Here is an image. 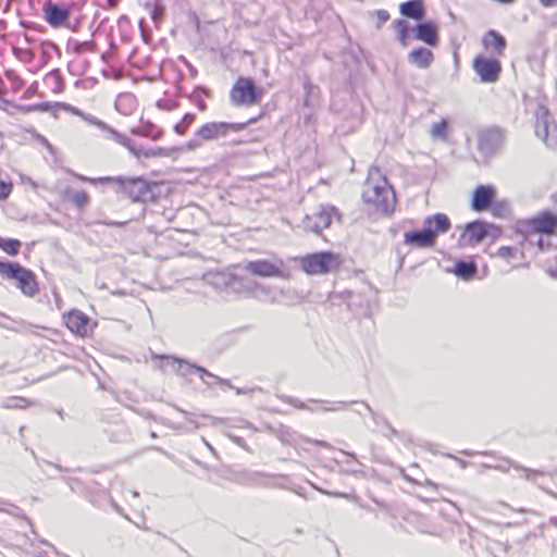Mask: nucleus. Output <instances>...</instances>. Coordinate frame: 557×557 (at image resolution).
<instances>
[{"mask_svg":"<svg viewBox=\"0 0 557 557\" xmlns=\"http://www.w3.org/2000/svg\"><path fill=\"white\" fill-rule=\"evenodd\" d=\"M143 5L149 12V15L154 23H159L162 20L165 13L163 0H146Z\"/></svg>","mask_w":557,"mask_h":557,"instance_id":"33","label":"nucleus"},{"mask_svg":"<svg viewBox=\"0 0 557 557\" xmlns=\"http://www.w3.org/2000/svg\"><path fill=\"white\" fill-rule=\"evenodd\" d=\"M447 542L457 541L458 547L462 552H469L473 548L474 530L467 523L459 521L447 522L438 534Z\"/></svg>","mask_w":557,"mask_h":557,"instance_id":"9","label":"nucleus"},{"mask_svg":"<svg viewBox=\"0 0 557 557\" xmlns=\"http://www.w3.org/2000/svg\"><path fill=\"white\" fill-rule=\"evenodd\" d=\"M305 98H304V107L312 108L314 101L318 97V86L311 84L310 81H305L304 83Z\"/></svg>","mask_w":557,"mask_h":557,"instance_id":"39","label":"nucleus"},{"mask_svg":"<svg viewBox=\"0 0 557 557\" xmlns=\"http://www.w3.org/2000/svg\"><path fill=\"white\" fill-rule=\"evenodd\" d=\"M137 106V98L131 92H123L116 97L115 109L123 115L133 114Z\"/></svg>","mask_w":557,"mask_h":557,"instance_id":"31","label":"nucleus"},{"mask_svg":"<svg viewBox=\"0 0 557 557\" xmlns=\"http://www.w3.org/2000/svg\"><path fill=\"white\" fill-rule=\"evenodd\" d=\"M63 199L73 203L79 211L85 210L90 202V197L85 190H77L72 187H66L63 190Z\"/></svg>","mask_w":557,"mask_h":557,"instance_id":"28","label":"nucleus"},{"mask_svg":"<svg viewBox=\"0 0 557 557\" xmlns=\"http://www.w3.org/2000/svg\"><path fill=\"white\" fill-rule=\"evenodd\" d=\"M0 275L2 278L16 281V286L27 297H34L39 293L35 273L17 262L0 260Z\"/></svg>","mask_w":557,"mask_h":557,"instance_id":"4","label":"nucleus"},{"mask_svg":"<svg viewBox=\"0 0 557 557\" xmlns=\"http://www.w3.org/2000/svg\"><path fill=\"white\" fill-rule=\"evenodd\" d=\"M500 233H502V230L499 226L490 224L488 236H491L493 238H497L500 235Z\"/></svg>","mask_w":557,"mask_h":557,"instance_id":"64","label":"nucleus"},{"mask_svg":"<svg viewBox=\"0 0 557 557\" xmlns=\"http://www.w3.org/2000/svg\"><path fill=\"white\" fill-rule=\"evenodd\" d=\"M211 97V91L205 86H198L194 89V91L189 95H186V97L196 104V107L200 111L207 110V103L203 100L202 96Z\"/></svg>","mask_w":557,"mask_h":557,"instance_id":"36","label":"nucleus"},{"mask_svg":"<svg viewBox=\"0 0 557 557\" xmlns=\"http://www.w3.org/2000/svg\"><path fill=\"white\" fill-rule=\"evenodd\" d=\"M453 271L458 277L468 281L475 276L476 264L474 261L458 260Z\"/></svg>","mask_w":557,"mask_h":557,"instance_id":"32","label":"nucleus"},{"mask_svg":"<svg viewBox=\"0 0 557 557\" xmlns=\"http://www.w3.org/2000/svg\"><path fill=\"white\" fill-rule=\"evenodd\" d=\"M157 107L162 110L171 111L178 107V102L172 99H159L157 101Z\"/></svg>","mask_w":557,"mask_h":557,"instance_id":"52","label":"nucleus"},{"mask_svg":"<svg viewBox=\"0 0 557 557\" xmlns=\"http://www.w3.org/2000/svg\"><path fill=\"white\" fill-rule=\"evenodd\" d=\"M482 42L486 49H493L496 55H503L507 46L505 37L494 29L485 33Z\"/></svg>","mask_w":557,"mask_h":557,"instance_id":"27","label":"nucleus"},{"mask_svg":"<svg viewBox=\"0 0 557 557\" xmlns=\"http://www.w3.org/2000/svg\"><path fill=\"white\" fill-rule=\"evenodd\" d=\"M197 374L200 376V379L202 380V382H203L205 384H207L208 386H210V385H211V383H210V382H208V381H207V379L215 380V376H216V375H214L213 373L209 372L208 370H207V373L197 372Z\"/></svg>","mask_w":557,"mask_h":557,"instance_id":"63","label":"nucleus"},{"mask_svg":"<svg viewBox=\"0 0 557 557\" xmlns=\"http://www.w3.org/2000/svg\"><path fill=\"white\" fill-rule=\"evenodd\" d=\"M41 50H42V59H44V62L47 63L48 60L50 59V51L51 50H54L57 52L60 53V50H59V47L51 42V41H45L41 44Z\"/></svg>","mask_w":557,"mask_h":557,"instance_id":"50","label":"nucleus"},{"mask_svg":"<svg viewBox=\"0 0 557 557\" xmlns=\"http://www.w3.org/2000/svg\"><path fill=\"white\" fill-rule=\"evenodd\" d=\"M17 109L23 113H28V112H33V111H40V112L51 111L52 115L54 117L58 116V112L60 110L70 111L75 114L78 113V110L76 108H74L71 104L65 103V102H55L53 104H51L50 102H40V103H35V104L18 106Z\"/></svg>","mask_w":557,"mask_h":557,"instance_id":"24","label":"nucleus"},{"mask_svg":"<svg viewBox=\"0 0 557 557\" xmlns=\"http://www.w3.org/2000/svg\"><path fill=\"white\" fill-rule=\"evenodd\" d=\"M176 150H177L176 148L168 149V148H162V147L149 148V149L141 148L140 158L144 157L145 159H149V158H156V157H169L171 154V152L176 151Z\"/></svg>","mask_w":557,"mask_h":557,"instance_id":"42","label":"nucleus"},{"mask_svg":"<svg viewBox=\"0 0 557 557\" xmlns=\"http://www.w3.org/2000/svg\"><path fill=\"white\" fill-rule=\"evenodd\" d=\"M333 218L341 220L338 209L331 205H320L318 210L312 214H307L301 222L305 231L320 234L324 228L329 227Z\"/></svg>","mask_w":557,"mask_h":557,"instance_id":"8","label":"nucleus"},{"mask_svg":"<svg viewBox=\"0 0 557 557\" xmlns=\"http://www.w3.org/2000/svg\"><path fill=\"white\" fill-rule=\"evenodd\" d=\"M414 38L431 47H437L440 42L438 27L432 21H420L413 28Z\"/></svg>","mask_w":557,"mask_h":557,"instance_id":"17","label":"nucleus"},{"mask_svg":"<svg viewBox=\"0 0 557 557\" xmlns=\"http://www.w3.org/2000/svg\"><path fill=\"white\" fill-rule=\"evenodd\" d=\"M29 405V401L23 397H8L5 398L1 407L7 409H23Z\"/></svg>","mask_w":557,"mask_h":557,"instance_id":"44","label":"nucleus"},{"mask_svg":"<svg viewBox=\"0 0 557 557\" xmlns=\"http://www.w3.org/2000/svg\"><path fill=\"white\" fill-rule=\"evenodd\" d=\"M246 270L253 275L263 277L276 276L284 280H288L290 277L289 271L284 269L283 261H280L278 263H273L264 259L249 261L246 265Z\"/></svg>","mask_w":557,"mask_h":557,"instance_id":"12","label":"nucleus"},{"mask_svg":"<svg viewBox=\"0 0 557 557\" xmlns=\"http://www.w3.org/2000/svg\"><path fill=\"white\" fill-rule=\"evenodd\" d=\"M362 199L366 203L373 205L377 211L389 213L395 207V193L377 168L369 171V176L363 187Z\"/></svg>","mask_w":557,"mask_h":557,"instance_id":"1","label":"nucleus"},{"mask_svg":"<svg viewBox=\"0 0 557 557\" xmlns=\"http://www.w3.org/2000/svg\"><path fill=\"white\" fill-rule=\"evenodd\" d=\"M512 468L521 471L522 476L525 480H528L532 483H535V484L537 483L540 476L545 475V472L542 470L529 469V468L522 467L521 465H512Z\"/></svg>","mask_w":557,"mask_h":557,"instance_id":"40","label":"nucleus"},{"mask_svg":"<svg viewBox=\"0 0 557 557\" xmlns=\"http://www.w3.org/2000/svg\"><path fill=\"white\" fill-rule=\"evenodd\" d=\"M228 437H230V440H231L233 443H235L237 446H239V447L244 448V449H245V450H247V451H249V450H250V449H249V447H248V445H247V443H246V441H245L243 437H240V436H236V435H232V434H228Z\"/></svg>","mask_w":557,"mask_h":557,"instance_id":"59","label":"nucleus"},{"mask_svg":"<svg viewBox=\"0 0 557 557\" xmlns=\"http://www.w3.org/2000/svg\"><path fill=\"white\" fill-rule=\"evenodd\" d=\"M393 27L394 29L397 32V37H398V40L403 44V45H406V40L408 38V33H409V26H408V23L406 20H396L393 22Z\"/></svg>","mask_w":557,"mask_h":557,"instance_id":"43","label":"nucleus"},{"mask_svg":"<svg viewBox=\"0 0 557 557\" xmlns=\"http://www.w3.org/2000/svg\"><path fill=\"white\" fill-rule=\"evenodd\" d=\"M546 235H542V234H535V233H532L528 236V240L533 244L534 240L533 238L536 237V246L539 248L540 251H544L546 250L549 246H550V242L548 238H545Z\"/></svg>","mask_w":557,"mask_h":557,"instance_id":"48","label":"nucleus"},{"mask_svg":"<svg viewBox=\"0 0 557 557\" xmlns=\"http://www.w3.org/2000/svg\"><path fill=\"white\" fill-rule=\"evenodd\" d=\"M131 133L136 136L151 138L152 140L160 139L163 136L161 128H158L157 125L150 121H145L143 117L140 119V125L133 127Z\"/></svg>","mask_w":557,"mask_h":557,"instance_id":"30","label":"nucleus"},{"mask_svg":"<svg viewBox=\"0 0 557 557\" xmlns=\"http://www.w3.org/2000/svg\"><path fill=\"white\" fill-rule=\"evenodd\" d=\"M13 54L20 59L21 61H24L26 63H29L34 60L35 53L27 49L16 48L13 47Z\"/></svg>","mask_w":557,"mask_h":557,"instance_id":"49","label":"nucleus"},{"mask_svg":"<svg viewBox=\"0 0 557 557\" xmlns=\"http://www.w3.org/2000/svg\"><path fill=\"white\" fill-rule=\"evenodd\" d=\"M496 198V188L493 185L480 184L475 187L471 199V209L475 212H483L492 207Z\"/></svg>","mask_w":557,"mask_h":557,"instance_id":"14","label":"nucleus"},{"mask_svg":"<svg viewBox=\"0 0 557 557\" xmlns=\"http://www.w3.org/2000/svg\"><path fill=\"white\" fill-rule=\"evenodd\" d=\"M472 66L482 83H495L502 73V64L498 60L482 54L473 59Z\"/></svg>","mask_w":557,"mask_h":557,"instance_id":"11","label":"nucleus"},{"mask_svg":"<svg viewBox=\"0 0 557 557\" xmlns=\"http://www.w3.org/2000/svg\"><path fill=\"white\" fill-rule=\"evenodd\" d=\"M14 322L10 317L4 313H0V326L7 330H14L11 323Z\"/></svg>","mask_w":557,"mask_h":557,"instance_id":"58","label":"nucleus"},{"mask_svg":"<svg viewBox=\"0 0 557 557\" xmlns=\"http://www.w3.org/2000/svg\"><path fill=\"white\" fill-rule=\"evenodd\" d=\"M404 242L407 245L418 248H430L435 245L433 236L429 231V226L425 227L424 224H422L421 230L406 232L404 235Z\"/></svg>","mask_w":557,"mask_h":557,"instance_id":"22","label":"nucleus"},{"mask_svg":"<svg viewBox=\"0 0 557 557\" xmlns=\"http://www.w3.org/2000/svg\"><path fill=\"white\" fill-rule=\"evenodd\" d=\"M374 14L377 17V22H376V25H375L376 29H380L383 26V24H385L389 20V17H391L389 13L386 10H383V9L376 10L374 12Z\"/></svg>","mask_w":557,"mask_h":557,"instance_id":"53","label":"nucleus"},{"mask_svg":"<svg viewBox=\"0 0 557 557\" xmlns=\"http://www.w3.org/2000/svg\"><path fill=\"white\" fill-rule=\"evenodd\" d=\"M341 256L332 251L308 253L300 258V267L309 275L326 274L339 269Z\"/></svg>","mask_w":557,"mask_h":557,"instance_id":"5","label":"nucleus"},{"mask_svg":"<svg viewBox=\"0 0 557 557\" xmlns=\"http://www.w3.org/2000/svg\"><path fill=\"white\" fill-rule=\"evenodd\" d=\"M102 182H110L117 194L131 199L132 202L154 201L157 194L154 189L159 184L150 182L143 176H106Z\"/></svg>","mask_w":557,"mask_h":557,"instance_id":"2","label":"nucleus"},{"mask_svg":"<svg viewBox=\"0 0 557 557\" xmlns=\"http://www.w3.org/2000/svg\"><path fill=\"white\" fill-rule=\"evenodd\" d=\"M196 115L194 113H186L182 121L176 123L173 127L177 135H184L188 127L195 122Z\"/></svg>","mask_w":557,"mask_h":557,"instance_id":"45","label":"nucleus"},{"mask_svg":"<svg viewBox=\"0 0 557 557\" xmlns=\"http://www.w3.org/2000/svg\"><path fill=\"white\" fill-rule=\"evenodd\" d=\"M423 224L425 227L429 226V231L433 236L434 243L441 234H445L451 227L449 218L445 213H435L424 219Z\"/></svg>","mask_w":557,"mask_h":557,"instance_id":"23","label":"nucleus"},{"mask_svg":"<svg viewBox=\"0 0 557 557\" xmlns=\"http://www.w3.org/2000/svg\"><path fill=\"white\" fill-rule=\"evenodd\" d=\"M257 289L263 294V295H270L268 297L269 300L271 301H276L277 300V292L274 290V289H271L269 286H265V285H257Z\"/></svg>","mask_w":557,"mask_h":557,"instance_id":"55","label":"nucleus"},{"mask_svg":"<svg viewBox=\"0 0 557 557\" xmlns=\"http://www.w3.org/2000/svg\"><path fill=\"white\" fill-rule=\"evenodd\" d=\"M37 90H38V83L37 82H34L33 84H30V86L24 91L23 94V99H29L32 98L35 94H37Z\"/></svg>","mask_w":557,"mask_h":557,"instance_id":"60","label":"nucleus"},{"mask_svg":"<svg viewBox=\"0 0 557 557\" xmlns=\"http://www.w3.org/2000/svg\"><path fill=\"white\" fill-rule=\"evenodd\" d=\"M310 401L321 404V405H322V410H323V411L346 410V409H348V408H349V406H350V405H352V404H356V403H357V401H351V403L337 401V403H334L332 407H329V406H326L327 404H330L329 401L314 400V399H311Z\"/></svg>","mask_w":557,"mask_h":557,"instance_id":"47","label":"nucleus"},{"mask_svg":"<svg viewBox=\"0 0 557 557\" xmlns=\"http://www.w3.org/2000/svg\"><path fill=\"white\" fill-rule=\"evenodd\" d=\"M44 83L48 86L54 94H59L64 89V82L62 74L59 69L52 70L49 72L45 78Z\"/></svg>","mask_w":557,"mask_h":557,"instance_id":"34","label":"nucleus"},{"mask_svg":"<svg viewBox=\"0 0 557 557\" xmlns=\"http://www.w3.org/2000/svg\"><path fill=\"white\" fill-rule=\"evenodd\" d=\"M490 223L475 220L466 224L459 238V246H474L488 237Z\"/></svg>","mask_w":557,"mask_h":557,"instance_id":"13","label":"nucleus"},{"mask_svg":"<svg viewBox=\"0 0 557 557\" xmlns=\"http://www.w3.org/2000/svg\"><path fill=\"white\" fill-rule=\"evenodd\" d=\"M91 123L96 125L99 129L108 134V137L120 144L121 146L128 149V151L137 159H140L141 156V147H137L134 141L126 137L125 135L119 133L115 128L111 127L103 121L94 117Z\"/></svg>","mask_w":557,"mask_h":557,"instance_id":"15","label":"nucleus"},{"mask_svg":"<svg viewBox=\"0 0 557 557\" xmlns=\"http://www.w3.org/2000/svg\"><path fill=\"white\" fill-rule=\"evenodd\" d=\"M74 177L77 178L78 181L81 182H88L92 185H98V184H109L110 185V182H102V181H99V180H102L106 176H102V177H87V176H84V175H81V174H74Z\"/></svg>","mask_w":557,"mask_h":557,"instance_id":"56","label":"nucleus"},{"mask_svg":"<svg viewBox=\"0 0 557 557\" xmlns=\"http://www.w3.org/2000/svg\"><path fill=\"white\" fill-rule=\"evenodd\" d=\"M22 243L15 238H2L0 248L10 256H16L20 252Z\"/></svg>","mask_w":557,"mask_h":557,"instance_id":"41","label":"nucleus"},{"mask_svg":"<svg viewBox=\"0 0 557 557\" xmlns=\"http://www.w3.org/2000/svg\"><path fill=\"white\" fill-rule=\"evenodd\" d=\"M67 329L78 336H87L90 319L79 310H72L64 315Z\"/></svg>","mask_w":557,"mask_h":557,"instance_id":"20","label":"nucleus"},{"mask_svg":"<svg viewBox=\"0 0 557 557\" xmlns=\"http://www.w3.org/2000/svg\"><path fill=\"white\" fill-rule=\"evenodd\" d=\"M505 461V465H496V466H486L484 465L485 467H488V468H493V469H497V470H500V471H508L510 467H512V465H517L516 462H512L511 460H504Z\"/></svg>","mask_w":557,"mask_h":557,"instance_id":"62","label":"nucleus"},{"mask_svg":"<svg viewBox=\"0 0 557 557\" xmlns=\"http://www.w3.org/2000/svg\"><path fill=\"white\" fill-rule=\"evenodd\" d=\"M44 12L46 21L52 27L62 26L70 17V11L64 4L54 3L51 0L44 4Z\"/></svg>","mask_w":557,"mask_h":557,"instance_id":"18","label":"nucleus"},{"mask_svg":"<svg viewBox=\"0 0 557 557\" xmlns=\"http://www.w3.org/2000/svg\"><path fill=\"white\" fill-rule=\"evenodd\" d=\"M257 119H250L245 123H227V122H209L203 124L195 133V138L186 144L188 150H195L202 146V141L218 139L226 136L230 132H240L248 124L255 123Z\"/></svg>","mask_w":557,"mask_h":557,"instance_id":"3","label":"nucleus"},{"mask_svg":"<svg viewBox=\"0 0 557 557\" xmlns=\"http://www.w3.org/2000/svg\"><path fill=\"white\" fill-rule=\"evenodd\" d=\"M502 145V134L498 129H487L479 136V150L484 156L494 154Z\"/></svg>","mask_w":557,"mask_h":557,"instance_id":"21","label":"nucleus"},{"mask_svg":"<svg viewBox=\"0 0 557 557\" xmlns=\"http://www.w3.org/2000/svg\"><path fill=\"white\" fill-rule=\"evenodd\" d=\"M263 94L253 79L239 77L231 89L230 98L235 106H252L261 102Z\"/></svg>","mask_w":557,"mask_h":557,"instance_id":"7","label":"nucleus"},{"mask_svg":"<svg viewBox=\"0 0 557 557\" xmlns=\"http://www.w3.org/2000/svg\"><path fill=\"white\" fill-rule=\"evenodd\" d=\"M12 191V184L0 180V200L7 199Z\"/></svg>","mask_w":557,"mask_h":557,"instance_id":"57","label":"nucleus"},{"mask_svg":"<svg viewBox=\"0 0 557 557\" xmlns=\"http://www.w3.org/2000/svg\"><path fill=\"white\" fill-rule=\"evenodd\" d=\"M533 233L549 237L557 228V215L550 211H544L528 221Z\"/></svg>","mask_w":557,"mask_h":557,"instance_id":"16","label":"nucleus"},{"mask_svg":"<svg viewBox=\"0 0 557 557\" xmlns=\"http://www.w3.org/2000/svg\"><path fill=\"white\" fill-rule=\"evenodd\" d=\"M404 519L409 525L421 533L435 534V528L429 522L426 517L418 512L410 511Z\"/></svg>","mask_w":557,"mask_h":557,"instance_id":"29","label":"nucleus"},{"mask_svg":"<svg viewBox=\"0 0 557 557\" xmlns=\"http://www.w3.org/2000/svg\"><path fill=\"white\" fill-rule=\"evenodd\" d=\"M285 474H272L261 471L242 470L233 472L230 480L247 487L285 488L286 485L278 481L287 480Z\"/></svg>","mask_w":557,"mask_h":557,"instance_id":"6","label":"nucleus"},{"mask_svg":"<svg viewBox=\"0 0 557 557\" xmlns=\"http://www.w3.org/2000/svg\"><path fill=\"white\" fill-rule=\"evenodd\" d=\"M285 403L289 404L290 406L297 408V409H308L311 410L305 403L299 400L298 398L292 397V396H285L282 398Z\"/></svg>","mask_w":557,"mask_h":557,"instance_id":"54","label":"nucleus"},{"mask_svg":"<svg viewBox=\"0 0 557 557\" xmlns=\"http://www.w3.org/2000/svg\"><path fill=\"white\" fill-rule=\"evenodd\" d=\"M518 252L517 248L510 247V246H502L498 248L496 256L503 258V259H510L513 258Z\"/></svg>","mask_w":557,"mask_h":557,"instance_id":"51","label":"nucleus"},{"mask_svg":"<svg viewBox=\"0 0 557 557\" xmlns=\"http://www.w3.org/2000/svg\"><path fill=\"white\" fill-rule=\"evenodd\" d=\"M488 210H491L494 216L500 219L509 218L511 213L509 202L507 200H496V198L494 199L493 205Z\"/></svg>","mask_w":557,"mask_h":557,"instance_id":"37","label":"nucleus"},{"mask_svg":"<svg viewBox=\"0 0 557 557\" xmlns=\"http://www.w3.org/2000/svg\"><path fill=\"white\" fill-rule=\"evenodd\" d=\"M407 60L410 64L426 70L434 62V53L428 48L419 47L408 53Z\"/></svg>","mask_w":557,"mask_h":557,"instance_id":"25","label":"nucleus"},{"mask_svg":"<svg viewBox=\"0 0 557 557\" xmlns=\"http://www.w3.org/2000/svg\"><path fill=\"white\" fill-rule=\"evenodd\" d=\"M399 12L407 18L422 21L425 16L423 0H408L399 4Z\"/></svg>","mask_w":557,"mask_h":557,"instance_id":"26","label":"nucleus"},{"mask_svg":"<svg viewBox=\"0 0 557 557\" xmlns=\"http://www.w3.org/2000/svg\"><path fill=\"white\" fill-rule=\"evenodd\" d=\"M161 367L163 369L172 368L178 375L182 376L197 374V372L207 373V369L175 357H162Z\"/></svg>","mask_w":557,"mask_h":557,"instance_id":"19","label":"nucleus"},{"mask_svg":"<svg viewBox=\"0 0 557 557\" xmlns=\"http://www.w3.org/2000/svg\"><path fill=\"white\" fill-rule=\"evenodd\" d=\"M535 134L548 147L557 144V124L544 106H539L535 111Z\"/></svg>","mask_w":557,"mask_h":557,"instance_id":"10","label":"nucleus"},{"mask_svg":"<svg viewBox=\"0 0 557 557\" xmlns=\"http://www.w3.org/2000/svg\"><path fill=\"white\" fill-rule=\"evenodd\" d=\"M92 46L94 44L91 41L76 42L74 50L77 53H82L83 51L90 49Z\"/></svg>","mask_w":557,"mask_h":557,"instance_id":"61","label":"nucleus"},{"mask_svg":"<svg viewBox=\"0 0 557 557\" xmlns=\"http://www.w3.org/2000/svg\"><path fill=\"white\" fill-rule=\"evenodd\" d=\"M448 134V122L443 119L438 123L432 125L431 135L434 138L446 139Z\"/></svg>","mask_w":557,"mask_h":557,"instance_id":"46","label":"nucleus"},{"mask_svg":"<svg viewBox=\"0 0 557 557\" xmlns=\"http://www.w3.org/2000/svg\"><path fill=\"white\" fill-rule=\"evenodd\" d=\"M207 280L214 287H216L219 289H224L232 283V281L234 280V276L230 275V274H225V273H214V274H209L207 276Z\"/></svg>","mask_w":557,"mask_h":557,"instance_id":"38","label":"nucleus"},{"mask_svg":"<svg viewBox=\"0 0 557 557\" xmlns=\"http://www.w3.org/2000/svg\"><path fill=\"white\" fill-rule=\"evenodd\" d=\"M106 433L110 437V441L116 443L125 442L129 436L128 428L123 422L116 423L108 428L106 430Z\"/></svg>","mask_w":557,"mask_h":557,"instance_id":"35","label":"nucleus"}]
</instances>
